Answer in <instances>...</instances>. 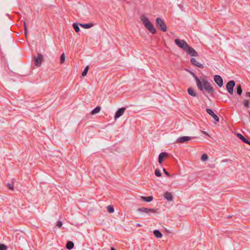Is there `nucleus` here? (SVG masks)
<instances>
[{"label":"nucleus","instance_id":"f257e3e1","mask_svg":"<svg viewBox=\"0 0 250 250\" xmlns=\"http://www.w3.org/2000/svg\"><path fill=\"white\" fill-rule=\"evenodd\" d=\"M196 81L198 88L201 91L205 89L208 93L211 94L214 92V89L209 82L205 78L199 79L193 73H191Z\"/></svg>","mask_w":250,"mask_h":250},{"label":"nucleus","instance_id":"f03ea898","mask_svg":"<svg viewBox=\"0 0 250 250\" xmlns=\"http://www.w3.org/2000/svg\"><path fill=\"white\" fill-rule=\"evenodd\" d=\"M175 43L179 47L186 51L190 56L193 57H197L198 56V54L195 50L190 47L187 42L184 40H180L176 39L175 40Z\"/></svg>","mask_w":250,"mask_h":250},{"label":"nucleus","instance_id":"7ed1b4c3","mask_svg":"<svg viewBox=\"0 0 250 250\" xmlns=\"http://www.w3.org/2000/svg\"><path fill=\"white\" fill-rule=\"evenodd\" d=\"M140 20L146 28L152 34L156 33V29L148 19L145 15L140 16Z\"/></svg>","mask_w":250,"mask_h":250},{"label":"nucleus","instance_id":"20e7f679","mask_svg":"<svg viewBox=\"0 0 250 250\" xmlns=\"http://www.w3.org/2000/svg\"><path fill=\"white\" fill-rule=\"evenodd\" d=\"M156 23L157 26L163 32H166L167 30L166 25L165 24L164 21L161 19L158 18L156 19Z\"/></svg>","mask_w":250,"mask_h":250},{"label":"nucleus","instance_id":"39448f33","mask_svg":"<svg viewBox=\"0 0 250 250\" xmlns=\"http://www.w3.org/2000/svg\"><path fill=\"white\" fill-rule=\"evenodd\" d=\"M235 82L234 81H230L226 85V88L228 92L232 94L233 93V87L235 86Z\"/></svg>","mask_w":250,"mask_h":250},{"label":"nucleus","instance_id":"423d86ee","mask_svg":"<svg viewBox=\"0 0 250 250\" xmlns=\"http://www.w3.org/2000/svg\"><path fill=\"white\" fill-rule=\"evenodd\" d=\"M34 59L35 62V65L37 67L40 66L43 61L42 55L41 54H38V56L37 57H34Z\"/></svg>","mask_w":250,"mask_h":250},{"label":"nucleus","instance_id":"0eeeda50","mask_svg":"<svg viewBox=\"0 0 250 250\" xmlns=\"http://www.w3.org/2000/svg\"><path fill=\"white\" fill-rule=\"evenodd\" d=\"M192 139V137H189V136H183V137L179 138L177 139V142L178 143H184L188 142V141H189Z\"/></svg>","mask_w":250,"mask_h":250},{"label":"nucleus","instance_id":"6e6552de","mask_svg":"<svg viewBox=\"0 0 250 250\" xmlns=\"http://www.w3.org/2000/svg\"><path fill=\"white\" fill-rule=\"evenodd\" d=\"M214 80L219 87L222 86L223 84V79L220 76L215 75Z\"/></svg>","mask_w":250,"mask_h":250},{"label":"nucleus","instance_id":"1a4fd4ad","mask_svg":"<svg viewBox=\"0 0 250 250\" xmlns=\"http://www.w3.org/2000/svg\"><path fill=\"white\" fill-rule=\"evenodd\" d=\"M206 111L217 122H218L219 121V117L216 115L214 114V113L213 112V111L210 109H209V108H207L206 109Z\"/></svg>","mask_w":250,"mask_h":250},{"label":"nucleus","instance_id":"9d476101","mask_svg":"<svg viewBox=\"0 0 250 250\" xmlns=\"http://www.w3.org/2000/svg\"><path fill=\"white\" fill-rule=\"evenodd\" d=\"M138 210L146 213L147 214H149L150 212L154 213L155 212V210L153 208H141L138 209Z\"/></svg>","mask_w":250,"mask_h":250},{"label":"nucleus","instance_id":"9b49d317","mask_svg":"<svg viewBox=\"0 0 250 250\" xmlns=\"http://www.w3.org/2000/svg\"><path fill=\"white\" fill-rule=\"evenodd\" d=\"M125 110V108H120L116 112L114 117L115 119L119 118L124 113Z\"/></svg>","mask_w":250,"mask_h":250},{"label":"nucleus","instance_id":"f8f14e48","mask_svg":"<svg viewBox=\"0 0 250 250\" xmlns=\"http://www.w3.org/2000/svg\"><path fill=\"white\" fill-rule=\"evenodd\" d=\"M191 62L194 65L197 66L200 68H204V65L196 60L195 58H191L190 60Z\"/></svg>","mask_w":250,"mask_h":250},{"label":"nucleus","instance_id":"ddd939ff","mask_svg":"<svg viewBox=\"0 0 250 250\" xmlns=\"http://www.w3.org/2000/svg\"><path fill=\"white\" fill-rule=\"evenodd\" d=\"M167 154L165 152L161 153L159 155V164H162L164 158H167Z\"/></svg>","mask_w":250,"mask_h":250},{"label":"nucleus","instance_id":"4468645a","mask_svg":"<svg viewBox=\"0 0 250 250\" xmlns=\"http://www.w3.org/2000/svg\"><path fill=\"white\" fill-rule=\"evenodd\" d=\"M164 197L165 199H166L168 201H172V194L168 192H166L164 194Z\"/></svg>","mask_w":250,"mask_h":250},{"label":"nucleus","instance_id":"2eb2a0df","mask_svg":"<svg viewBox=\"0 0 250 250\" xmlns=\"http://www.w3.org/2000/svg\"><path fill=\"white\" fill-rule=\"evenodd\" d=\"M188 92L191 96L196 97L197 96V93L192 88H188Z\"/></svg>","mask_w":250,"mask_h":250},{"label":"nucleus","instance_id":"dca6fc26","mask_svg":"<svg viewBox=\"0 0 250 250\" xmlns=\"http://www.w3.org/2000/svg\"><path fill=\"white\" fill-rule=\"evenodd\" d=\"M74 247V243L71 241L67 242L66 247L68 250H71Z\"/></svg>","mask_w":250,"mask_h":250},{"label":"nucleus","instance_id":"f3484780","mask_svg":"<svg viewBox=\"0 0 250 250\" xmlns=\"http://www.w3.org/2000/svg\"><path fill=\"white\" fill-rule=\"evenodd\" d=\"M237 136L241 139L243 142L246 143H248V140L240 133H237L236 134Z\"/></svg>","mask_w":250,"mask_h":250},{"label":"nucleus","instance_id":"a211bd4d","mask_svg":"<svg viewBox=\"0 0 250 250\" xmlns=\"http://www.w3.org/2000/svg\"><path fill=\"white\" fill-rule=\"evenodd\" d=\"M153 233L156 238H161L162 237V233L158 230H155Z\"/></svg>","mask_w":250,"mask_h":250},{"label":"nucleus","instance_id":"6ab92c4d","mask_svg":"<svg viewBox=\"0 0 250 250\" xmlns=\"http://www.w3.org/2000/svg\"><path fill=\"white\" fill-rule=\"evenodd\" d=\"M142 198L143 200L147 202H150L151 201H152L153 198L152 196H147V197H142Z\"/></svg>","mask_w":250,"mask_h":250},{"label":"nucleus","instance_id":"aec40b11","mask_svg":"<svg viewBox=\"0 0 250 250\" xmlns=\"http://www.w3.org/2000/svg\"><path fill=\"white\" fill-rule=\"evenodd\" d=\"M80 25L82 27H83L84 28H91L93 25L91 23H89V24H80Z\"/></svg>","mask_w":250,"mask_h":250},{"label":"nucleus","instance_id":"412c9836","mask_svg":"<svg viewBox=\"0 0 250 250\" xmlns=\"http://www.w3.org/2000/svg\"><path fill=\"white\" fill-rule=\"evenodd\" d=\"M101 110V107L99 106H97L95 109H94L92 112V114H95L96 113H98L100 112Z\"/></svg>","mask_w":250,"mask_h":250},{"label":"nucleus","instance_id":"4be33fe9","mask_svg":"<svg viewBox=\"0 0 250 250\" xmlns=\"http://www.w3.org/2000/svg\"><path fill=\"white\" fill-rule=\"evenodd\" d=\"M65 60V56L64 53H62L60 57V63L62 64L64 62Z\"/></svg>","mask_w":250,"mask_h":250},{"label":"nucleus","instance_id":"5701e85b","mask_svg":"<svg viewBox=\"0 0 250 250\" xmlns=\"http://www.w3.org/2000/svg\"><path fill=\"white\" fill-rule=\"evenodd\" d=\"M250 101L249 100H244L243 101V104L245 106V107L248 108L250 107Z\"/></svg>","mask_w":250,"mask_h":250},{"label":"nucleus","instance_id":"b1692460","mask_svg":"<svg viewBox=\"0 0 250 250\" xmlns=\"http://www.w3.org/2000/svg\"><path fill=\"white\" fill-rule=\"evenodd\" d=\"M88 69H89V66H86L85 67V68H84V70L83 71V72H82V75L83 76H86V75L88 71Z\"/></svg>","mask_w":250,"mask_h":250},{"label":"nucleus","instance_id":"393cba45","mask_svg":"<svg viewBox=\"0 0 250 250\" xmlns=\"http://www.w3.org/2000/svg\"><path fill=\"white\" fill-rule=\"evenodd\" d=\"M208 159V156L207 155V154H204L202 155V157H201V160L203 161V162H205L206 161V160H207Z\"/></svg>","mask_w":250,"mask_h":250},{"label":"nucleus","instance_id":"a878e982","mask_svg":"<svg viewBox=\"0 0 250 250\" xmlns=\"http://www.w3.org/2000/svg\"><path fill=\"white\" fill-rule=\"evenodd\" d=\"M73 26L75 29V31L76 32H78L80 31V28L78 25V24L77 23H74L73 24Z\"/></svg>","mask_w":250,"mask_h":250},{"label":"nucleus","instance_id":"bb28decb","mask_svg":"<svg viewBox=\"0 0 250 250\" xmlns=\"http://www.w3.org/2000/svg\"><path fill=\"white\" fill-rule=\"evenodd\" d=\"M242 90L241 88V85H239L237 87V93H238V94L241 95L242 94Z\"/></svg>","mask_w":250,"mask_h":250},{"label":"nucleus","instance_id":"cd10ccee","mask_svg":"<svg viewBox=\"0 0 250 250\" xmlns=\"http://www.w3.org/2000/svg\"><path fill=\"white\" fill-rule=\"evenodd\" d=\"M107 209L108 211L109 212H110V213L113 212L114 211L113 207L112 206H108L107 207Z\"/></svg>","mask_w":250,"mask_h":250},{"label":"nucleus","instance_id":"c85d7f7f","mask_svg":"<svg viewBox=\"0 0 250 250\" xmlns=\"http://www.w3.org/2000/svg\"><path fill=\"white\" fill-rule=\"evenodd\" d=\"M7 247L4 244H0V250H6Z\"/></svg>","mask_w":250,"mask_h":250},{"label":"nucleus","instance_id":"c756f323","mask_svg":"<svg viewBox=\"0 0 250 250\" xmlns=\"http://www.w3.org/2000/svg\"><path fill=\"white\" fill-rule=\"evenodd\" d=\"M7 187L9 189L12 190H14V185L13 184H7Z\"/></svg>","mask_w":250,"mask_h":250},{"label":"nucleus","instance_id":"7c9ffc66","mask_svg":"<svg viewBox=\"0 0 250 250\" xmlns=\"http://www.w3.org/2000/svg\"><path fill=\"white\" fill-rule=\"evenodd\" d=\"M155 175H156L157 176H158V177H160V176H161V172L160 171V170H158V169H157L155 170Z\"/></svg>","mask_w":250,"mask_h":250},{"label":"nucleus","instance_id":"2f4dec72","mask_svg":"<svg viewBox=\"0 0 250 250\" xmlns=\"http://www.w3.org/2000/svg\"><path fill=\"white\" fill-rule=\"evenodd\" d=\"M24 33H25V36H26L27 34V25H26L25 22H24Z\"/></svg>","mask_w":250,"mask_h":250},{"label":"nucleus","instance_id":"473e14b6","mask_svg":"<svg viewBox=\"0 0 250 250\" xmlns=\"http://www.w3.org/2000/svg\"><path fill=\"white\" fill-rule=\"evenodd\" d=\"M57 226H58L59 228H60L62 226V223L61 221H58L57 224Z\"/></svg>","mask_w":250,"mask_h":250},{"label":"nucleus","instance_id":"72a5a7b5","mask_svg":"<svg viewBox=\"0 0 250 250\" xmlns=\"http://www.w3.org/2000/svg\"><path fill=\"white\" fill-rule=\"evenodd\" d=\"M163 171H164V172H165V173L168 176H170V175H169V173H168L167 171H166V170L165 168H163Z\"/></svg>","mask_w":250,"mask_h":250},{"label":"nucleus","instance_id":"f704fd0d","mask_svg":"<svg viewBox=\"0 0 250 250\" xmlns=\"http://www.w3.org/2000/svg\"><path fill=\"white\" fill-rule=\"evenodd\" d=\"M246 95L247 96H248V97H250V92H246Z\"/></svg>","mask_w":250,"mask_h":250},{"label":"nucleus","instance_id":"c9c22d12","mask_svg":"<svg viewBox=\"0 0 250 250\" xmlns=\"http://www.w3.org/2000/svg\"><path fill=\"white\" fill-rule=\"evenodd\" d=\"M203 133L204 134L208 135V133H207L206 132L203 131Z\"/></svg>","mask_w":250,"mask_h":250},{"label":"nucleus","instance_id":"e433bc0d","mask_svg":"<svg viewBox=\"0 0 250 250\" xmlns=\"http://www.w3.org/2000/svg\"><path fill=\"white\" fill-rule=\"evenodd\" d=\"M246 144H248V145H250V142H249V141H248V143H246Z\"/></svg>","mask_w":250,"mask_h":250},{"label":"nucleus","instance_id":"4c0bfd02","mask_svg":"<svg viewBox=\"0 0 250 250\" xmlns=\"http://www.w3.org/2000/svg\"><path fill=\"white\" fill-rule=\"evenodd\" d=\"M111 250H116V249H115L114 248H111Z\"/></svg>","mask_w":250,"mask_h":250}]
</instances>
